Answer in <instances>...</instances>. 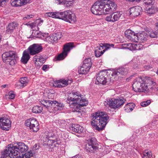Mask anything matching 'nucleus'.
<instances>
[{"label": "nucleus", "instance_id": "nucleus-1", "mask_svg": "<svg viewBox=\"0 0 158 158\" xmlns=\"http://www.w3.org/2000/svg\"><path fill=\"white\" fill-rule=\"evenodd\" d=\"M66 101L70 107L74 108L77 112H80L81 107L87 105L88 103L87 100L81 97V94L78 91H72L67 97Z\"/></svg>", "mask_w": 158, "mask_h": 158}, {"label": "nucleus", "instance_id": "nucleus-2", "mask_svg": "<svg viewBox=\"0 0 158 158\" xmlns=\"http://www.w3.org/2000/svg\"><path fill=\"white\" fill-rule=\"evenodd\" d=\"M28 146L24 143L19 142L13 146L11 144L8 145L7 147L2 152L0 158H6V157L10 155L13 156L18 155L19 152H25L28 149Z\"/></svg>", "mask_w": 158, "mask_h": 158}, {"label": "nucleus", "instance_id": "nucleus-3", "mask_svg": "<svg viewBox=\"0 0 158 158\" xmlns=\"http://www.w3.org/2000/svg\"><path fill=\"white\" fill-rule=\"evenodd\" d=\"M107 114L105 112L98 111L93 116L91 124L98 131L102 130L107 123Z\"/></svg>", "mask_w": 158, "mask_h": 158}, {"label": "nucleus", "instance_id": "nucleus-4", "mask_svg": "<svg viewBox=\"0 0 158 158\" xmlns=\"http://www.w3.org/2000/svg\"><path fill=\"white\" fill-rule=\"evenodd\" d=\"M147 79L143 77H139L135 80L132 85L133 89L136 92L147 91L148 90L147 83Z\"/></svg>", "mask_w": 158, "mask_h": 158}, {"label": "nucleus", "instance_id": "nucleus-5", "mask_svg": "<svg viewBox=\"0 0 158 158\" xmlns=\"http://www.w3.org/2000/svg\"><path fill=\"white\" fill-rule=\"evenodd\" d=\"M2 58L4 62L13 65L16 62L18 56L15 52L10 51L4 53L2 55Z\"/></svg>", "mask_w": 158, "mask_h": 158}, {"label": "nucleus", "instance_id": "nucleus-6", "mask_svg": "<svg viewBox=\"0 0 158 158\" xmlns=\"http://www.w3.org/2000/svg\"><path fill=\"white\" fill-rule=\"evenodd\" d=\"M108 1L109 0H98L95 2L91 8V11L92 13L95 15H102L103 5H107Z\"/></svg>", "mask_w": 158, "mask_h": 158}, {"label": "nucleus", "instance_id": "nucleus-7", "mask_svg": "<svg viewBox=\"0 0 158 158\" xmlns=\"http://www.w3.org/2000/svg\"><path fill=\"white\" fill-rule=\"evenodd\" d=\"M59 19L66 22L72 23L76 21V16L70 10H66L63 12H60Z\"/></svg>", "mask_w": 158, "mask_h": 158}, {"label": "nucleus", "instance_id": "nucleus-8", "mask_svg": "<svg viewBox=\"0 0 158 158\" xmlns=\"http://www.w3.org/2000/svg\"><path fill=\"white\" fill-rule=\"evenodd\" d=\"M74 47V46L73 43L70 42L66 44L64 46L63 52L58 55L57 60H61L64 59L67 56L68 52Z\"/></svg>", "mask_w": 158, "mask_h": 158}, {"label": "nucleus", "instance_id": "nucleus-9", "mask_svg": "<svg viewBox=\"0 0 158 158\" xmlns=\"http://www.w3.org/2000/svg\"><path fill=\"white\" fill-rule=\"evenodd\" d=\"M107 70H103L97 74L95 81V84L97 85L105 84L107 82L106 77H108Z\"/></svg>", "mask_w": 158, "mask_h": 158}, {"label": "nucleus", "instance_id": "nucleus-10", "mask_svg": "<svg viewBox=\"0 0 158 158\" xmlns=\"http://www.w3.org/2000/svg\"><path fill=\"white\" fill-rule=\"evenodd\" d=\"M126 100L123 98H111L109 99V107L115 109L119 108L125 103Z\"/></svg>", "mask_w": 158, "mask_h": 158}, {"label": "nucleus", "instance_id": "nucleus-11", "mask_svg": "<svg viewBox=\"0 0 158 158\" xmlns=\"http://www.w3.org/2000/svg\"><path fill=\"white\" fill-rule=\"evenodd\" d=\"M127 73V69L123 68H120L114 71L111 74V77H110V81L112 80L114 81V79L116 80L118 79L119 77H122V75H125Z\"/></svg>", "mask_w": 158, "mask_h": 158}, {"label": "nucleus", "instance_id": "nucleus-12", "mask_svg": "<svg viewBox=\"0 0 158 158\" xmlns=\"http://www.w3.org/2000/svg\"><path fill=\"white\" fill-rule=\"evenodd\" d=\"M98 148L97 144L95 143V140L94 138H91L89 139L85 147L87 151L90 152H94Z\"/></svg>", "mask_w": 158, "mask_h": 158}, {"label": "nucleus", "instance_id": "nucleus-13", "mask_svg": "<svg viewBox=\"0 0 158 158\" xmlns=\"http://www.w3.org/2000/svg\"><path fill=\"white\" fill-rule=\"evenodd\" d=\"M41 44H34L30 45L27 49L31 55L38 54L42 51L43 48Z\"/></svg>", "mask_w": 158, "mask_h": 158}, {"label": "nucleus", "instance_id": "nucleus-14", "mask_svg": "<svg viewBox=\"0 0 158 158\" xmlns=\"http://www.w3.org/2000/svg\"><path fill=\"white\" fill-rule=\"evenodd\" d=\"M11 122L5 117L0 118V128L2 130L8 131L11 127Z\"/></svg>", "mask_w": 158, "mask_h": 158}, {"label": "nucleus", "instance_id": "nucleus-15", "mask_svg": "<svg viewBox=\"0 0 158 158\" xmlns=\"http://www.w3.org/2000/svg\"><path fill=\"white\" fill-rule=\"evenodd\" d=\"M109 48V44H102L99 46L97 47L95 51V55L96 57H98L102 55L106 50Z\"/></svg>", "mask_w": 158, "mask_h": 158}, {"label": "nucleus", "instance_id": "nucleus-16", "mask_svg": "<svg viewBox=\"0 0 158 158\" xmlns=\"http://www.w3.org/2000/svg\"><path fill=\"white\" fill-rule=\"evenodd\" d=\"M61 34L59 33L52 34V35L46 37L45 40L49 43H53L56 42L61 38Z\"/></svg>", "mask_w": 158, "mask_h": 158}, {"label": "nucleus", "instance_id": "nucleus-17", "mask_svg": "<svg viewBox=\"0 0 158 158\" xmlns=\"http://www.w3.org/2000/svg\"><path fill=\"white\" fill-rule=\"evenodd\" d=\"M142 10V7L140 6L133 7L129 9L130 15L135 17H137L140 15Z\"/></svg>", "mask_w": 158, "mask_h": 158}, {"label": "nucleus", "instance_id": "nucleus-18", "mask_svg": "<svg viewBox=\"0 0 158 158\" xmlns=\"http://www.w3.org/2000/svg\"><path fill=\"white\" fill-rule=\"evenodd\" d=\"M70 130L72 132L81 133L84 130L83 128L78 124H72L69 127Z\"/></svg>", "mask_w": 158, "mask_h": 158}, {"label": "nucleus", "instance_id": "nucleus-19", "mask_svg": "<svg viewBox=\"0 0 158 158\" xmlns=\"http://www.w3.org/2000/svg\"><path fill=\"white\" fill-rule=\"evenodd\" d=\"M122 14V12H114L109 15V22H114L118 20Z\"/></svg>", "mask_w": 158, "mask_h": 158}, {"label": "nucleus", "instance_id": "nucleus-20", "mask_svg": "<svg viewBox=\"0 0 158 158\" xmlns=\"http://www.w3.org/2000/svg\"><path fill=\"white\" fill-rule=\"evenodd\" d=\"M30 0H14L11 3L13 6H21L26 4L29 2Z\"/></svg>", "mask_w": 158, "mask_h": 158}, {"label": "nucleus", "instance_id": "nucleus-21", "mask_svg": "<svg viewBox=\"0 0 158 158\" xmlns=\"http://www.w3.org/2000/svg\"><path fill=\"white\" fill-rule=\"evenodd\" d=\"M30 53L27 50H24L23 53L21 61L23 64H26L30 58Z\"/></svg>", "mask_w": 158, "mask_h": 158}, {"label": "nucleus", "instance_id": "nucleus-22", "mask_svg": "<svg viewBox=\"0 0 158 158\" xmlns=\"http://www.w3.org/2000/svg\"><path fill=\"white\" fill-rule=\"evenodd\" d=\"M33 124L29 128L31 131L34 132H37L39 129V124L38 121L35 119Z\"/></svg>", "mask_w": 158, "mask_h": 158}, {"label": "nucleus", "instance_id": "nucleus-23", "mask_svg": "<svg viewBox=\"0 0 158 158\" xmlns=\"http://www.w3.org/2000/svg\"><path fill=\"white\" fill-rule=\"evenodd\" d=\"M158 11L157 8L154 6H152L151 7H147L145 10L146 12L149 15L154 14Z\"/></svg>", "mask_w": 158, "mask_h": 158}, {"label": "nucleus", "instance_id": "nucleus-24", "mask_svg": "<svg viewBox=\"0 0 158 158\" xmlns=\"http://www.w3.org/2000/svg\"><path fill=\"white\" fill-rule=\"evenodd\" d=\"M18 25V24L15 22H12L10 23L8 25V26L7 27L6 31L8 32H12L13 30L15 29Z\"/></svg>", "mask_w": 158, "mask_h": 158}, {"label": "nucleus", "instance_id": "nucleus-25", "mask_svg": "<svg viewBox=\"0 0 158 158\" xmlns=\"http://www.w3.org/2000/svg\"><path fill=\"white\" fill-rule=\"evenodd\" d=\"M117 9V5L114 2L109 0V14L113 13Z\"/></svg>", "mask_w": 158, "mask_h": 158}, {"label": "nucleus", "instance_id": "nucleus-26", "mask_svg": "<svg viewBox=\"0 0 158 158\" xmlns=\"http://www.w3.org/2000/svg\"><path fill=\"white\" fill-rule=\"evenodd\" d=\"M59 4H66L67 6H70L73 4L74 0H55Z\"/></svg>", "mask_w": 158, "mask_h": 158}, {"label": "nucleus", "instance_id": "nucleus-27", "mask_svg": "<svg viewBox=\"0 0 158 158\" xmlns=\"http://www.w3.org/2000/svg\"><path fill=\"white\" fill-rule=\"evenodd\" d=\"M30 152H26L25 154L23 155L22 154L21 155L19 154V155L18 156V155H17L16 156H13L12 155H10V156H8L7 157H9L10 158H29V155L30 154Z\"/></svg>", "mask_w": 158, "mask_h": 158}, {"label": "nucleus", "instance_id": "nucleus-28", "mask_svg": "<svg viewBox=\"0 0 158 158\" xmlns=\"http://www.w3.org/2000/svg\"><path fill=\"white\" fill-rule=\"evenodd\" d=\"M63 105L62 104L59 103L56 101H54V103L53 104V106H54V110L56 111L61 110L62 108Z\"/></svg>", "mask_w": 158, "mask_h": 158}, {"label": "nucleus", "instance_id": "nucleus-29", "mask_svg": "<svg viewBox=\"0 0 158 158\" xmlns=\"http://www.w3.org/2000/svg\"><path fill=\"white\" fill-rule=\"evenodd\" d=\"M54 101L43 100L41 102V103L44 106V107L46 108L49 106H53V104L54 103Z\"/></svg>", "mask_w": 158, "mask_h": 158}, {"label": "nucleus", "instance_id": "nucleus-30", "mask_svg": "<svg viewBox=\"0 0 158 158\" xmlns=\"http://www.w3.org/2000/svg\"><path fill=\"white\" fill-rule=\"evenodd\" d=\"M20 83L21 84V86L20 87H23L27 85L28 83L29 80L27 77H23L21 78L20 80Z\"/></svg>", "mask_w": 158, "mask_h": 158}, {"label": "nucleus", "instance_id": "nucleus-31", "mask_svg": "<svg viewBox=\"0 0 158 158\" xmlns=\"http://www.w3.org/2000/svg\"><path fill=\"white\" fill-rule=\"evenodd\" d=\"M84 65L81 66L78 70V72L80 74H85L89 71V69L85 66L84 67Z\"/></svg>", "mask_w": 158, "mask_h": 158}, {"label": "nucleus", "instance_id": "nucleus-32", "mask_svg": "<svg viewBox=\"0 0 158 158\" xmlns=\"http://www.w3.org/2000/svg\"><path fill=\"white\" fill-rule=\"evenodd\" d=\"M83 65H84V67L85 66L90 69L92 65L91 59L88 58L85 59L83 61Z\"/></svg>", "mask_w": 158, "mask_h": 158}, {"label": "nucleus", "instance_id": "nucleus-33", "mask_svg": "<svg viewBox=\"0 0 158 158\" xmlns=\"http://www.w3.org/2000/svg\"><path fill=\"white\" fill-rule=\"evenodd\" d=\"M59 12H50L46 13L47 16L53 18L59 19Z\"/></svg>", "mask_w": 158, "mask_h": 158}, {"label": "nucleus", "instance_id": "nucleus-34", "mask_svg": "<svg viewBox=\"0 0 158 158\" xmlns=\"http://www.w3.org/2000/svg\"><path fill=\"white\" fill-rule=\"evenodd\" d=\"M42 107L38 106H34L32 109V111L35 113H40L41 112L42 110Z\"/></svg>", "mask_w": 158, "mask_h": 158}, {"label": "nucleus", "instance_id": "nucleus-35", "mask_svg": "<svg viewBox=\"0 0 158 158\" xmlns=\"http://www.w3.org/2000/svg\"><path fill=\"white\" fill-rule=\"evenodd\" d=\"M135 33L130 30H127L125 32V36L130 40L131 39V37H132Z\"/></svg>", "mask_w": 158, "mask_h": 158}, {"label": "nucleus", "instance_id": "nucleus-36", "mask_svg": "<svg viewBox=\"0 0 158 158\" xmlns=\"http://www.w3.org/2000/svg\"><path fill=\"white\" fill-rule=\"evenodd\" d=\"M35 120V119L34 118H30L27 120L25 121V125L30 128V127L33 125L34 123H33L34 122Z\"/></svg>", "mask_w": 158, "mask_h": 158}, {"label": "nucleus", "instance_id": "nucleus-37", "mask_svg": "<svg viewBox=\"0 0 158 158\" xmlns=\"http://www.w3.org/2000/svg\"><path fill=\"white\" fill-rule=\"evenodd\" d=\"M60 81H61V86H62V87H64L65 86L68 85V84H71L72 81L71 80L69 79H63L60 80Z\"/></svg>", "mask_w": 158, "mask_h": 158}, {"label": "nucleus", "instance_id": "nucleus-38", "mask_svg": "<svg viewBox=\"0 0 158 158\" xmlns=\"http://www.w3.org/2000/svg\"><path fill=\"white\" fill-rule=\"evenodd\" d=\"M135 105L133 103H127L126 105L124 107V109L125 110H126L127 109H129L131 111H132L133 110V109L135 106Z\"/></svg>", "mask_w": 158, "mask_h": 158}, {"label": "nucleus", "instance_id": "nucleus-39", "mask_svg": "<svg viewBox=\"0 0 158 158\" xmlns=\"http://www.w3.org/2000/svg\"><path fill=\"white\" fill-rule=\"evenodd\" d=\"M103 13L104 15H107L109 13V4L108 2L107 3V5H103L102 10Z\"/></svg>", "mask_w": 158, "mask_h": 158}, {"label": "nucleus", "instance_id": "nucleus-40", "mask_svg": "<svg viewBox=\"0 0 158 158\" xmlns=\"http://www.w3.org/2000/svg\"><path fill=\"white\" fill-rule=\"evenodd\" d=\"M139 34H135V33L131 37V39L130 40L134 42H138L139 41Z\"/></svg>", "mask_w": 158, "mask_h": 158}, {"label": "nucleus", "instance_id": "nucleus-41", "mask_svg": "<svg viewBox=\"0 0 158 158\" xmlns=\"http://www.w3.org/2000/svg\"><path fill=\"white\" fill-rule=\"evenodd\" d=\"M61 82L60 80H58L55 81L53 84V86L55 87H57L59 88L62 87L61 84Z\"/></svg>", "mask_w": 158, "mask_h": 158}, {"label": "nucleus", "instance_id": "nucleus-42", "mask_svg": "<svg viewBox=\"0 0 158 158\" xmlns=\"http://www.w3.org/2000/svg\"><path fill=\"white\" fill-rule=\"evenodd\" d=\"M48 139H49L52 141V143H54L57 141L56 137L54 135H48L47 137Z\"/></svg>", "mask_w": 158, "mask_h": 158}, {"label": "nucleus", "instance_id": "nucleus-43", "mask_svg": "<svg viewBox=\"0 0 158 158\" xmlns=\"http://www.w3.org/2000/svg\"><path fill=\"white\" fill-rule=\"evenodd\" d=\"M58 123L60 127L63 128L65 127L67 124L66 122L64 120H59Z\"/></svg>", "mask_w": 158, "mask_h": 158}, {"label": "nucleus", "instance_id": "nucleus-44", "mask_svg": "<svg viewBox=\"0 0 158 158\" xmlns=\"http://www.w3.org/2000/svg\"><path fill=\"white\" fill-rule=\"evenodd\" d=\"M158 33V32L152 31L149 33V35L151 38H156L157 37Z\"/></svg>", "mask_w": 158, "mask_h": 158}, {"label": "nucleus", "instance_id": "nucleus-45", "mask_svg": "<svg viewBox=\"0 0 158 158\" xmlns=\"http://www.w3.org/2000/svg\"><path fill=\"white\" fill-rule=\"evenodd\" d=\"M151 103L150 100H148L146 101L142 102L141 103V105L143 107H145L149 105Z\"/></svg>", "mask_w": 158, "mask_h": 158}, {"label": "nucleus", "instance_id": "nucleus-46", "mask_svg": "<svg viewBox=\"0 0 158 158\" xmlns=\"http://www.w3.org/2000/svg\"><path fill=\"white\" fill-rule=\"evenodd\" d=\"M139 41L140 42H144L147 40V38L145 37L143 34H139Z\"/></svg>", "mask_w": 158, "mask_h": 158}, {"label": "nucleus", "instance_id": "nucleus-47", "mask_svg": "<svg viewBox=\"0 0 158 158\" xmlns=\"http://www.w3.org/2000/svg\"><path fill=\"white\" fill-rule=\"evenodd\" d=\"M54 106H52V105H50L47 107L46 108L47 109V110L50 113H55V110H54Z\"/></svg>", "mask_w": 158, "mask_h": 158}, {"label": "nucleus", "instance_id": "nucleus-48", "mask_svg": "<svg viewBox=\"0 0 158 158\" xmlns=\"http://www.w3.org/2000/svg\"><path fill=\"white\" fill-rule=\"evenodd\" d=\"M38 150V148H35V149H34L32 150V151L30 150L29 151L27 152H30V155H29V158H30V156H33V155L35 154L37 152V151Z\"/></svg>", "mask_w": 158, "mask_h": 158}, {"label": "nucleus", "instance_id": "nucleus-49", "mask_svg": "<svg viewBox=\"0 0 158 158\" xmlns=\"http://www.w3.org/2000/svg\"><path fill=\"white\" fill-rule=\"evenodd\" d=\"M144 2L146 5H152L154 3V1L152 0H144Z\"/></svg>", "mask_w": 158, "mask_h": 158}, {"label": "nucleus", "instance_id": "nucleus-50", "mask_svg": "<svg viewBox=\"0 0 158 158\" xmlns=\"http://www.w3.org/2000/svg\"><path fill=\"white\" fill-rule=\"evenodd\" d=\"M127 49L130 50H133V47L134 43L127 44Z\"/></svg>", "mask_w": 158, "mask_h": 158}, {"label": "nucleus", "instance_id": "nucleus-51", "mask_svg": "<svg viewBox=\"0 0 158 158\" xmlns=\"http://www.w3.org/2000/svg\"><path fill=\"white\" fill-rule=\"evenodd\" d=\"M15 94L12 91L8 93V98L10 99H13L15 97Z\"/></svg>", "mask_w": 158, "mask_h": 158}, {"label": "nucleus", "instance_id": "nucleus-52", "mask_svg": "<svg viewBox=\"0 0 158 158\" xmlns=\"http://www.w3.org/2000/svg\"><path fill=\"white\" fill-rule=\"evenodd\" d=\"M44 36V34L43 33H36V37L37 38L43 39Z\"/></svg>", "mask_w": 158, "mask_h": 158}, {"label": "nucleus", "instance_id": "nucleus-53", "mask_svg": "<svg viewBox=\"0 0 158 158\" xmlns=\"http://www.w3.org/2000/svg\"><path fill=\"white\" fill-rule=\"evenodd\" d=\"M140 50V48L139 47V44H137L134 43L133 50Z\"/></svg>", "mask_w": 158, "mask_h": 158}, {"label": "nucleus", "instance_id": "nucleus-54", "mask_svg": "<svg viewBox=\"0 0 158 158\" xmlns=\"http://www.w3.org/2000/svg\"><path fill=\"white\" fill-rule=\"evenodd\" d=\"M143 156H148L149 157H151V154L149 153L148 152H146L145 151L143 152Z\"/></svg>", "mask_w": 158, "mask_h": 158}, {"label": "nucleus", "instance_id": "nucleus-55", "mask_svg": "<svg viewBox=\"0 0 158 158\" xmlns=\"http://www.w3.org/2000/svg\"><path fill=\"white\" fill-rule=\"evenodd\" d=\"M149 83L150 84L152 85H154L156 84V83L153 81L152 80H149V79L148 80L147 79L146 80V83Z\"/></svg>", "mask_w": 158, "mask_h": 158}, {"label": "nucleus", "instance_id": "nucleus-56", "mask_svg": "<svg viewBox=\"0 0 158 158\" xmlns=\"http://www.w3.org/2000/svg\"><path fill=\"white\" fill-rule=\"evenodd\" d=\"M33 17V15H27V16H25L23 18V19L24 20H26V19H29L32 18Z\"/></svg>", "mask_w": 158, "mask_h": 158}, {"label": "nucleus", "instance_id": "nucleus-57", "mask_svg": "<svg viewBox=\"0 0 158 158\" xmlns=\"http://www.w3.org/2000/svg\"><path fill=\"white\" fill-rule=\"evenodd\" d=\"M49 68V65H44L42 67V69L44 71H45L47 69H48Z\"/></svg>", "mask_w": 158, "mask_h": 158}, {"label": "nucleus", "instance_id": "nucleus-58", "mask_svg": "<svg viewBox=\"0 0 158 158\" xmlns=\"http://www.w3.org/2000/svg\"><path fill=\"white\" fill-rule=\"evenodd\" d=\"M155 29L157 31L158 33V19L157 20V22L155 23Z\"/></svg>", "mask_w": 158, "mask_h": 158}, {"label": "nucleus", "instance_id": "nucleus-59", "mask_svg": "<svg viewBox=\"0 0 158 158\" xmlns=\"http://www.w3.org/2000/svg\"><path fill=\"white\" fill-rule=\"evenodd\" d=\"M108 103H109V101L108 100H106V101H105L104 102V105L106 106H107L108 105Z\"/></svg>", "mask_w": 158, "mask_h": 158}, {"label": "nucleus", "instance_id": "nucleus-60", "mask_svg": "<svg viewBox=\"0 0 158 158\" xmlns=\"http://www.w3.org/2000/svg\"><path fill=\"white\" fill-rule=\"evenodd\" d=\"M72 158H81V157L80 155L78 154L73 156Z\"/></svg>", "mask_w": 158, "mask_h": 158}, {"label": "nucleus", "instance_id": "nucleus-61", "mask_svg": "<svg viewBox=\"0 0 158 158\" xmlns=\"http://www.w3.org/2000/svg\"><path fill=\"white\" fill-rule=\"evenodd\" d=\"M47 142L48 143V144L49 145H52V143H52V141H51L49 139H48Z\"/></svg>", "mask_w": 158, "mask_h": 158}, {"label": "nucleus", "instance_id": "nucleus-62", "mask_svg": "<svg viewBox=\"0 0 158 158\" xmlns=\"http://www.w3.org/2000/svg\"><path fill=\"white\" fill-rule=\"evenodd\" d=\"M139 47L140 48V50L143 49V44H139Z\"/></svg>", "mask_w": 158, "mask_h": 158}, {"label": "nucleus", "instance_id": "nucleus-63", "mask_svg": "<svg viewBox=\"0 0 158 158\" xmlns=\"http://www.w3.org/2000/svg\"><path fill=\"white\" fill-rule=\"evenodd\" d=\"M127 44H124L123 45V48H126L127 49Z\"/></svg>", "mask_w": 158, "mask_h": 158}, {"label": "nucleus", "instance_id": "nucleus-64", "mask_svg": "<svg viewBox=\"0 0 158 158\" xmlns=\"http://www.w3.org/2000/svg\"><path fill=\"white\" fill-rule=\"evenodd\" d=\"M114 46V44H109V48H110V47H113Z\"/></svg>", "mask_w": 158, "mask_h": 158}]
</instances>
